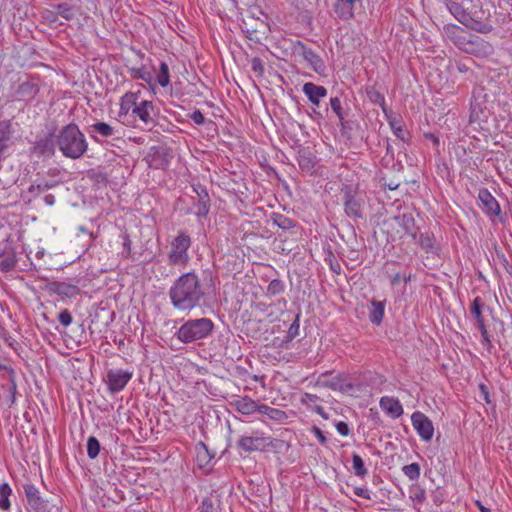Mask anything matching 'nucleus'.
I'll return each instance as SVG.
<instances>
[{
	"mask_svg": "<svg viewBox=\"0 0 512 512\" xmlns=\"http://www.w3.org/2000/svg\"><path fill=\"white\" fill-rule=\"evenodd\" d=\"M172 306L178 311H191L200 307L206 296V288L198 274L186 272L176 278L168 291Z\"/></svg>",
	"mask_w": 512,
	"mask_h": 512,
	"instance_id": "obj_1",
	"label": "nucleus"
},
{
	"mask_svg": "<svg viewBox=\"0 0 512 512\" xmlns=\"http://www.w3.org/2000/svg\"><path fill=\"white\" fill-rule=\"evenodd\" d=\"M56 145L64 157L72 160L82 158L88 150L86 137L75 123H69L58 131Z\"/></svg>",
	"mask_w": 512,
	"mask_h": 512,
	"instance_id": "obj_2",
	"label": "nucleus"
},
{
	"mask_svg": "<svg viewBox=\"0 0 512 512\" xmlns=\"http://www.w3.org/2000/svg\"><path fill=\"white\" fill-rule=\"evenodd\" d=\"M214 329V323L209 318L189 319L176 332V337L184 344L207 338Z\"/></svg>",
	"mask_w": 512,
	"mask_h": 512,
	"instance_id": "obj_3",
	"label": "nucleus"
},
{
	"mask_svg": "<svg viewBox=\"0 0 512 512\" xmlns=\"http://www.w3.org/2000/svg\"><path fill=\"white\" fill-rule=\"evenodd\" d=\"M342 203L345 215L353 221L365 216V199L357 188L346 185L342 189Z\"/></svg>",
	"mask_w": 512,
	"mask_h": 512,
	"instance_id": "obj_4",
	"label": "nucleus"
},
{
	"mask_svg": "<svg viewBox=\"0 0 512 512\" xmlns=\"http://www.w3.org/2000/svg\"><path fill=\"white\" fill-rule=\"evenodd\" d=\"M192 240L190 235L180 230L170 243L168 261L170 265L186 266L190 260L188 250L191 247Z\"/></svg>",
	"mask_w": 512,
	"mask_h": 512,
	"instance_id": "obj_5",
	"label": "nucleus"
},
{
	"mask_svg": "<svg viewBox=\"0 0 512 512\" xmlns=\"http://www.w3.org/2000/svg\"><path fill=\"white\" fill-rule=\"evenodd\" d=\"M291 51L294 55L301 56L306 62H308L314 72L319 75L325 74L326 65L323 59L311 48L307 47L302 41H292Z\"/></svg>",
	"mask_w": 512,
	"mask_h": 512,
	"instance_id": "obj_6",
	"label": "nucleus"
},
{
	"mask_svg": "<svg viewBox=\"0 0 512 512\" xmlns=\"http://www.w3.org/2000/svg\"><path fill=\"white\" fill-rule=\"evenodd\" d=\"M447 9L465 27L473 31H487L489 27L481 21L472 19L470 12H468L462 4L454 1H448L446 3Z\"/></svg>",
	"mask_w": 512,
	"mask_h": 512,
	"instance_id": "obj_7",
	"label": "nucleus"
},
{
	"mask_svg": "<svg viewBox=\"0 0 512 512\" xmlns=\"http://www.w3.org/2000/svg\"><path fill=\"white\" fill-rule=\"evenodd\" d=\"M330 376L331 372L322 373L317 379L316 385L342 393H348L354 389L353 383L348 380L346 374L339 373L333 377Z\"/></svg>",
	"mask_w": 512,
	"mask_h": 512,
	"instance_id": "obj_8",
	"label": "nucleus"
},
{
	"mask_svg": "<svg viewBox=\"0 0 512 512\" xmlns=\"http://www.w3.org/2000/svg\"><path fill=\"white\" fill-rule=\"evenodd\" d=\"M133 377V371L110 369L107 371L105 382L109 392L115 394L122 391Z\"/></svg>",
	"mask_w": 512,
	"mask_h": 512,
	"instance_id": "obj_9",
	"label": "nucleus"
},
{
	"mask_svg": "<svg viewBox=\"0 0 512 512\" xmlns=\"http://www.w3.org/2000/svg\"><path fill=\"white\" fill-rule=\"evenodd\" d=\"M413 428L417 431L420 438L429 442L434 435V426L432 421L422 412L415 411L411 416Z\"/></svg>",
	"mask_w": 512,
	"mask_h": 512,
	"instance_id": "obj_10",
	"label": "nucleus"
},
{
	"mask_svg": "<svg viewBox=\"0 0 512 512\" xmlns=\"http://www.w3.org/2000/svg\"><path fill=\"white\" fill-rule=\"evenodd\" d=\"M23 489L30 512H47V501L41 497L38 488L34 484L26 483L23 485Z\"/></svg>",
	"mask_w": 512,
	"mask_h": 512,
	"instance_id": "obj_11",
	"label": "nucleus"
},
{
	"mask_svg": "<svg viewBox=\"0 0 512 512\" xmlns=\"http://www.w3.org/2000/svg\"><path fill=\"white\" fill-rule=\"evenodd\" d=\"M140 91L138 92H126L121 98H120V108L118 112L119 120L128 125L130 124V118L132 117V114L130 115V111L133 110L135 106L138 105V98H139Z\"/></svg>",
	"mask_w": 512,
	"mask_h": 512,
	"instance_id": "obj_12",
	"label": "nucleus"
},
{
	"mask_svg": "<svg viewBox=\"0 0 512 512\" xmlns=\"http://www.w3.org/2000/svg\"><path fill=\"white\" fill-rule=\"evenodd\" d=\"M132 116L137 117L145 126H152L155 123V106L153 102L142 100L132 110Z\"/></svg>",
	"mask_w": 512,
	"mask_h": 512,
	"instance_id": "obj_13",
	"label": "nucleus"
},
{
	"mask_svg": "<svg viewBox=\"0 0 512 512\" xmlns=\"http://www.w3.org/2000/svg\"><path fill=\"white\" fill-rule=\"evenodd\" d=\"M56 138H53V134H49L36 139L32 145V153L38 157H52L55 154Z\"/></svg>",
	"mask_w": 512,
	"mask_h": 512,
	"instance_id": "obj_14",
	"label": "nucleus"
},
{
	"mask_svg": "<svg viewBox=\"0 0 512 512\" xmlns=\"http://www.w3.org/2000/svg\"><path fill=\"white\" fill-rule=\"evenodd\" d=\"M478 199L480 201V208L485 214L494 217L500 215V205L487 188L479 190Z\"/></svg>",
	"mask_w": 512,
	"mask_h": 512,
	"instance_id": "obj_15",
	"label": "nucleus"
},
{
	"mask_svg": "<svg viewBox=\"0 0 512 512\" xmlns=\"http://www.w3.org/2000/svg\"><path fill=\"white\" fill-rule=\"evenodd\" d=\"M390 221L401 227L405 235H408L413 239L417 238L418 226L416 225V221L412 212H404L394 216Z\"/></svg>",
	"mask_w": 512,
	"mask_h": 512,
	"instance_id": "obj_16",
	"label": "nucleus"
},
{
	"mask_svg": "<svg viewBox=\"0 0 512 512\" xmlns=\"http://www.w3.org/2000/svg\"><path fill=\"white\" fill-rule=\"evenodd\" d=\"M237 446L248 453L260 451L266 447V438L263 436H241L237 441Z\"/></svg>",
	"mask_w": 512,
	"mask_h": 512,
	"instance_id": "obj_17",
	"label": "nucleus"
},
{
	"mask_svg": "<svg viewBox=\"0 0 512 512\" xmlns=\"http://www.w3.org/2000/svg\"><path fill=\"white\" fill-rule=\"evenodd\" d=\"M150 165L155 168H165L169 165L172 154L169 149L165 147H152L149 153Z\"/></svg>",
	"mask_w": 512,
	"mask_h": 512,
	"instance_id": "obj_18",
	"label": "nucleus"
},
{
	"mask_svg": "<svg viewBox=\"0 0 512 512\" xmlns=\"http://www.w3.org/2000/svg\"><path fill=\"white\" fill-rule=\"evenodd\" d=\"M231 405L238 413H241L242 415L245 416L258 413L260 410L259 408L261 406V404L257 403L248 396L240 397L234 400L233 402H231Z\"/></svg>",
	"mask_w": 512,
	"mask_h": 512,
	"instance_id": "obj_19",
	"label": "nucleus"
},
{
	"mask_svg": "<svg viewBox=\"0 0 512 512\" xmlns=\"http://www.w3.org/2000/svg\"><path fill=\"white\" fill-rule=\"evenodd\" d=\"M302 91L315 106H319L321 99L327 96V89L324 86L316 85L312 82H306L302 87Z\"/></svg>",
	"mask_w": 512,
	"mask_h": 512,
	"instance_id": "obj_20",
	"label": "nucleus"
},
{
	"mask_svg": "<svg viewBox=\"0 0 512 512\" xmlns=\"http://www.w3.org/2000/svg\"><path fill=\"white\" fill-rule=\"evenodd\" d=\"M379 405L392 418H399L403 414V407L397 398L383 396L379 401Z\"/></svg>",
	"mask_w": 512,
	"mask_h": 512,
	"instance_id": "obj_21",
	"label": "nucleus"
},
{
	"mask_svg": "<svg viewBox=\"0 0 512 512\" xmlns=\"http://www.w3.org/2000/svg\"><path fill=\"white\" fill-rule=\"evenodd\" d=\"M51 291L61 297L74 298L80 294V288L77 285L66 282H53Z\"/></svg>",
	"mask_w": 512,
	"mask_h": 512,
	"instance_id": "obj_22",
	"label": "nucleus"
},
{
	"mask_svg": "<svg viewBox=\"0 0 512 512\" xmlns=\"http://www.w3.org/2000/svg\"><path fill=\"white\" fill-rule=\"evenodd\" d=\"M38 92L39 86L37 83L33 81H25L18 86L16 95L19 100L30 101L35 98Z\"/></svg>",
	"mask_w": 512,
	"mask_h": 512,
	"instance_id": "obj_23",
	"label": "nucleus"
},
{
	"mask_svg": "<svg viewBox=\"0 0 512 512\" xmlns=\"http://www.w3.org/2000/svg\"><path fill=\"white\" fill-rule=\"evenodd\" d=\"M417 242L427 254H439L440 247L433 234L421 233Z\"/></svg>",
	"mask_w": 512,
	"mask_h": 512,
	"instance_id": "obj_24",
	"label": "nucleus"
},
{
	"mask_svg": "<svg viewBox=\"0 0 512 512\" xmlns=\"http://www.w3.org/2000/svg\"><path fill=\"white\" fill-rule=\"evenodd\" d=\"M319 401L320 397L311 393H304L300 399V402L307 408L312 409L315 413H317L324 419H327L328 415L325 412L324 408L321 405H317V402Z\"/></svg>",
	"mask_w": 512,
	"mask_h": 512,
	"instance_id": "obj_25",
	"label": "nucleus"
},
{
	"mask_svg": "<svg viewBox=\"0 0 512 512\" xmlns=\"http://www.w3.org/2000/svg\"><path fill=\"white\" fill-rule=\"evenodd\" d=\"M60 180H45V179H42L36 183H33L30 185V187L28 188V192L35 195V196H39L43 193H45L46 191H48L49 189H52L56 186H58L60 184Z\"/></svg>",
	"mask_w": 512,
	"mask_h": 512,
	"instance_id": "obj_26",
	"label": "nucleus"
},
{
	"mask_svg": "<svg viewBox=\"0 0 512 512\" xmlns=\"http://www.w3.org/2000/svg\"><path fill=\"white\" fill-rule=\"evenodd\" d=\"M385 301L372 300L369 308V319L375 324L379 325L384 317Z\"/></svg>",
	"mask_w": 512,
	"mask_h": 512,
	"instance_id": "obj_27",
	"label": "nucleus"
},
{
	"mask_svg": "<svg viewBox=\"0 0 512 512\" xmlns=\"http://www.w3.org/2000/svg\"><path fill=\"white\" fill-rule=\"evenodd\" d=\"M259 409L260 410L258 413L265 415L267 416L268 419L276 422H284L288 418L285 411L278 408L270 407L266 404H261Z\"/></svg>",
	"mask_w": 512,
	"mask_h": 512,
	"instance_id": "obj_28",
	"label": "nucleus"
},
{
	"mask_svg": "<svg viewBox=\"0 0 512 512\" xmlns=\"http://www.w3.org/2000/svg\"><path fill=\"white\" fill-rule=\"evenodd\" d=\"M196 453L197 462L200 468H204L209 465L211 460L214 458V454L209 451L208 447L203 442H200L197 445Z\"/></svg>",
	"mask_w": 512,
	"mask_h": 512,
	"instance_id": "obj_29",
	"label": "nucleus"
},
{
	"mask_svg": "<svg viewBox=\"0 0 512 512\" xmlns=\"http://www.w3.org/2000/svg\"><path fill=\"white\" fill-rule=\"evenodd\" d=\"M484 307V301L481 297L477 296L471 303L470 313L477 322V326L485 324L484 317L482 315V308Z\"/></svg>",
	"mask_w": 512,
	"mask_h": 512,
	"instance_id": "obj_30",
	"label": "nucleus"
},
{
	"mask_svg": "<svg viewBox=\"0 0 512 512\" xmlns=\"http://www.w3.org/2000/svg\"><path fill=\"white\" fill-rule=\"evenodd\" d=\"M92 132L98 133L103 137H112L116 133V129L106 122H96L90 126Z\"/></svg>",
	"mask_w": 512,
	"mask_h": 512,
	"instance_id": "obj_31",
	"label": "nucleus"
},
{
	"mask_svg": "<svg viewBox=\"0 0 512 512\" xmlns=\"http://www.w3.org/2000/svg\"><path fill=\"white\" fill-rule=\"evenodd\" d=\"M220 500L217 497L208 496L203 498L199 506V512H218Z\"/></svg>",
	"mask_w": 512,
	"mask_h": 512,
	"instance_id": "obj_32",
	"label": "nucleus"
},
{
	"mask_svg": "<svg viewBox=\"0 0 512 512\" xmlns=\"http://www.w3.org/2000/svg\"><path fill=\"white\" fill-rule=\"evenodd\" d=\"M273 223L283 230H290L295 227V221L283 214L273 213Z\"/></svg>",
	"mask_w": 512,
	"mask_h": 512,
	"instance_id": "obj_33",
	"label": "nucleus"
},
{
	"mask_svg": "<svg viewBox=\"0 0 512 512\" xmlns=\"http://www.w3.org/2000/svg\"><path fill=\"white\" fill-rule=\"evenodd\" d=\"M352 467L354 474L358 477L364 478L368 475V470L364 465V461L360 455L353 453L352 454Z\"/></svg>",
	"mask_w": 512,
	"mask_h": 512,
	"instance_id": "obj_34",
	"label": "nucleus"
},
{
	"mask_svg": "<svg viewBox=\"0 0 512 512\" xmlns=\"http://www.w3.org/2000/svg\"><path fill=\"white\" fill-rule=\"evenodd\" d=\"M12 494V489L8 483L0 484V509L7 511L10 508L9 497Z\"/></svg>",
	"mask_w": 512,
	"mask_h": 512,
	"instance_id": "obj_35",
	"label": "nucleus"
},
{
	"mask_svg": "<svg viewBox=\"0 0 512 512\" xmlns=\"http://www.w3.org/2000/svg\"><path fill=\"white\" fill-rule=\"evenodd\" d=\"M156 81L162 87H167L170 84L169 67L166 62H160Z\"/></svg>",
	"mask_w": 512,
	"mask_h": 512,
	"instance_id": "obj_36",
	"label": "nucleus"
},
{
	"mask_svg": "<svg viewBox=\"0 0 512 512\" xmlns=\"http://www.w3.org/2000/svg\"><path fill=\"white\" fill-rule=\"evenodd\" d=\"M130 74L133 79H141L149 85L152 84L153 76L144 66L140 68H130Z\"/></svg>",
	"mask_w": 512,
	"mask_h": 512,
	"instance_id": "obj_37",
	"label": "nucleus"
},
{
	"mask_svg": "<svg viewBox=\"0 0 512 512\" xmlns=\"http://www.w3.org/2000/svg\"><path fill=\"white\" fill-rule=\"evenodd\" d=\"M56 14L64 18L65 20H71L74 18L75 13L71 5L67 3H60L55 6Z\"/></svg>",
	"mask_w": 512,
	"mask_h": 512,
	"instance_id": "obj_38",
	"label": "nucleus"
},
{
	"mask_svg": "<svg viewBox=\"0 0 512 512\" xmlns=\"http://www.w3.org/2000/svg\"><path fill=\"white\" fill-rule=\"evenodd\" d=\"M330 107L332 111L335 113L340 122H343L346 117V112L342 107V102L339 97H331L330 98Z\"/></svg>",
	"mask_w": 512,
	"mask_h": 512,
	"instance_id": "obj_39",
	"label": "nucleus"
},
{
	"mask_svg": "<svg viewBox=\"0 0 512 512\" xmlns=\"http://www.w3.org/2000/svg\"><path fill=\"white\" fill-rule=\"evenodd\" d=\"M298 164L301 169L311 171L315 166L314 157L310 153H300L298 156Z\"/></svg>",
	"mask_w": 512,
	"mask_h": 512,
	"instance_id": "obj_40",
	"label": "nucleus"
},
{
	"mask_svg": "<svg viewBox=\"0 0 512 512\" xmlns=\"http://www.w3.org/2000/svg\"><path fill=\"white\" fill-rule=\"evenodd\" d=\"M100 452V443L96 437L90 436L87 440V455L90 459H96Z\"/></svg>",
	"mask_w": 512,
	"mask_h": 512,
	"instance_id": "obj_41",
	"label": "nucleus"
},
{
	"mask_svg": "<svg viewBox=\"0 0 512 512\" xmlns=\"http://www.w3.org/2000/svg\"><path fill=\"white\" fill-rule=\"evenodd\" d=\"M285 291V284L280 279H273L267 287V295L276 296Z\"/></svg>",
	"mask_w": 512,
	"mask_h": 512,
	"instance_id": "obj_42",
	"label": "nucleus"
},
{
	"mask_svg": "<svg viewBox=\"0 0 512 512\" xmlns=\"http://www.w3.org/2000/svg\"><path fill=\"white\" fill-rule=\"evenodd\" d=\"M420 470L418 463H411L402 468L404 475L412 481H415L420 477Z\"/></svg>",
	"mask_w": 512,
	"mask_h": 512,
	"instance_id": "obj_43",
	"label": "nucleus"
},
{
	"mask_svg": "<svg viewBox=\"0 0 512 512\" xmlns=\"http://www.w3.org/2000/svg\"><path fill=\"white\" fill-rule=\"evenodd\" d=\"M12 136V125L10 121L5 120L0 122V140L10 141Z\"/></svg>",
	"mask_w": 512,
	"mask_h": 512,
	"instance_id": "obj_44",
	"label": "nucleus"
},
{
	"mask_svg": "<svg viewBox=\"0 0 512 512\" xmlns=\"http://www.w3.org/2000/svg\"><path fill=\"white\" fill-rule=\"evenodd\" d=\"M470 17L472 19L481 21L482 23H484L485 25H487L489 27V29L487 31H477L478 33L488 34L493 30V25L491 24V22L488 20L487 17H484V12H482V11L470 12Z\"/></svg>",
	"mask_w": 512,
	"mask_h": 512,
	"instance_id": "obj_45",
	"label": "nucleus"
},
{
	"mask_svg": "<svg viewBox=\"0 0 512 512\" xmlns=\"http://www.w3.org/2000/svg\"><path fill=\"white\" fill-rule=\"evenodd\" d=\"M446 36L453 41L458 35L463 34V29L455 24H447L443 28Z\"/></svg>",
	"mask_w": 512,
	"mask_h": 512,
	"instance_id": "obj_46",
	"label": "nucleus"
},
{
	"mask_svg": "<svg viewBox=\"0 0 512 512\" xmlns=\"http://www.w3.org/2000/svg\"><path fill=\"white\" fill-rule=\"evenodd\" d=\"M251 69L257 76H262L264 74V63L261 58L254 57L250 61Z\"/></svg>",
	"mask_w": 512,
	"mask_h": 512,
	"instance_id": "obj_47",
	"label": "nucleus"
},
{
	"mask_svg": "<svg viewBox=\"0 0 512 512\" xmlns=\"http://www.w3.org/2000/svg\"><path fill=\"white\" fill-rule=\"evenodd\" d=\"M210 199L209 197H206V195H204V198H202V200H198V203H197V215L198 216H206L209 212V207H210Z\"/></svg>",
	"mask_w": 512,
	"mask_h": 512,
	"instance_id": "obj_48",
	"label": "nucleus"
},
{
	"mask_svg": "<svg viewBox=\"0 0 512 512\" xmlns=\"http://www.w3.org/2000/svg\"><path fill=\"white\" fill-rule=\"evenodd\" d=\"M58 320L64 327H68L72 323L73 317L68 309H63L58 315Z\"/></svg>",
	"mask_w": 512,
	"mask_h": 512,
	"instance_id": "obj_49",
	"label": "nucleus"
},
{
	"mask_svg": "<svg viewBox=\"0 0 512 512\" xmlns=\"http://www.w3.org/2000/svg\"><path fill=\"white\" fill-rule=\"evenodd\" d=\"M299 316L297 315L294 322L290 325L288 332H287V338L288 340L294 339L299 334Z\"/></svg>",
	"mask_w": 512,
	"mask_h": 512,
	"instance_id": "obj_50",
	"label": "nucleus"
},
{
	"mask_svg": "<svg viewBox=\"0 0 512 512\" xmlns=\"http://www.w3.org/2000/svg\"><path fill=\"white\" fill-rule=\"evenodd\" d=\"M123 239V251L122 254L125 255V257H129L131 254V240L128 234L122 235Z\"/></svg>",
	"mask_w": 512,
	"mask_h": 512,
	"instance_id": "obj_51",
	"label": "nucleus"
},
{
	"mask_svg": "<svg viewBox=\"0 0 512 512\" xmlns=\"http://www.w3.org/2000/svg\"><path fill=\"white\" fill-rule=\"evenodd\" d=\"M190 119L197 125H203L205 123L204 115L200 110H195L190 114Z\"/></svg>",
	"mask_w": 512,
	"mask_h": 512,
	"instance_id": "obj_52",
	"label": "nucleus"
},
{
	"mask_svg": "<svg viewBox=\"0 0 512 512\" xmlns=\"http://www.w3.org/2000/svg\"><path fill=\"white\" fill-rule=\"evenodd\" d=\"M456 46H458L460 49H464L467 51V45L468 44H472L471 41H468L466 40V38L460 34L458 35L453 41H452Z\"/></svg>",
	"mask_w": 512,
	"mask_h": 512,
	"instance_id": "obj_53",
	"label": "nucleus"
},
{
	"mask_svg": "<svg viewBox=\"0 0 512 512\" xmlns=\"http://www.w3.org/2000/svg\"><path fill=\"white\" fill-rule=\"evenodd\" d=\"M311 431L322 445H326L327 438L319 427L313 426Z\"/></svg>",
	"mask_w": 512,
	"mask_h": 512,
	"instance_id": "obj_54",
	"label": "nucleus"
},
{
	"mask_svg": "<svg viewBox=\"0 0 512 512\" xmlns=\"http://www.w3.org/2000/svg\"><path fill=\"white\" fill-rule=\"evenodd\" d=\"M336 429H337V432L342 435V436H348L349 433H350V429H349V426L346 422L344 421H339L336 423Z\"/></svg>",
	"mask_w": 512,
	"mask_h": 512,
	"instance_id": "obj_55",
	"label": "nucleus"
},
{
	"mask_svg": "<svg viewBox=\"0 0 512 512\" xmlns=\"http://www.w3.org/2000/svg\"><path fill=\"white\" fill-rule=\"evenodd\" d=\"M15 261L13 258H6L0 262V268L3 271H10L14 268Z\"/></svg>",
	"mask_w": 512,
	"mask_h": 512,
	"instance_id": "obj_56",
	"label": "nucleus"
},
{
	"mask_svg": "<svg viewBox=\"0 0 512 512\" xmlns=\"http://www.w3.org/2000/svg\"><path fill=\"white\" fill-rule=\"evenodd\" d=\"M368 96L374 103H384L385 101L384 96L376 90L369 91Z\"/></svg>",
	"mask_w": 512,
	"mask_h": 512,
	"instance_id": "obj_57",
	"label": "nucleus"
},
{
	"mask_svg": "<svg viewBox=\"0 0 512 512\" xmlns=\"http://www.w3.org/2000/svg\"><path fill=\"white\" fill-rule=\"evenodd\" d=\"M479 390H480V394H481V397L483 398V400L487 404H490L491 403V399H490L488 387L485 384L480 383L479 384Z\"/></svg>",
	"mask_w": 512,
	"mask_h": 512,
	"instance_id": "obj_58",
	"label": "nucleus"
},
{
	"mask_svg": "<svg viewBox=\"0 0 512 512\" xmlns=\"http://www.w3.org/2000/svg\"><path fill=\"white\" fill-rule=\"evenodd\" d=\"M354 494L358 497L364 498V499H370V494L367 488L364 487H356L354 489Z\"/></svg>",
	"mask_w": 512,
	"mask_h": 512,
	"instance_id": "obj_59",
	"label": "nucleus"
},
{
	"mask_svg": "<svg viewBox=\"0 0 512 512\" xmlns=\"http://www.w3.org/2000/svg\"><path fill=\"white\" fill-rule=\"evenodd\" d=\"M16 389L17 388H16L15 381L11 380V385L9 386V389H8V391L10 393V402H11V404H14V402H15Z\"/></svg>",
	"mask_w": 512,
	"mask_h": 512,
	"instance_id": "obj_60",
	"label": "nucleus"
},
{
	"mask_svg": "<svg viewBox=\"0 0 512 512\" xmlns=\"http://www.w3.org/2000/svg\"><path fill=\"white\" fill-rule=\"evenodd\" d=\"M194 191L197 193L199 200H202V198H204V195H206V197H209L206 188H204L203 186L195 187Z\"/></svg>",
	"mask_w": 512,
	"mask_h": 512,
	"instance_id": "obj_61",
	"label": "nucleus"
},
{
	"mask_svg": "<svg viewBox=\"0 0 512 512\" xmlns=\"http://www.w3.org/2000/svg\"><path fill=\"white\" fill-rule=\"evenodd\" d=\"M478 328H479V330L481 332V336H482L483 342L489 343L490 339H489V335H488V332H487V329H486V325L482 324V326H478Z\"/></svg>",
	"mask_w": 512,
	"mask_h": 512,
	"instance_id": "obj_62",
	"label": "nucleus"
},
{
	"mask_svg": "<svg viewBox=\"0 0 512 512\" xmlns=\"http://www.w3.org/2000/svg\"><path fill=\"white\" fill-rule=\"evenodd\" d=\"M330 268L336 274H340L341 273V266H340V264L337 261L331 262L330 263Z\"/></svg>",
	"mask_w": 512,
	"mask_h": 512,
	"instance_id": "obj_63",
	"label": "nucleus"
},
{
	"mask_svg": "<svg viewBox=\"0 0 512 512\" xmlns=\"http://www.w3.org/2000/svg\"><path fill=\"white\" fill-rule=\"evenodd\" d=\"M45 204L52 206L55 203V197L52 194L45 195L44 197Z\"/></svg>",
	"mask_w": 512,
	"mask_h": 512,
	"instance_id": "obj_64",
	"label": "nucleus"
}]
</instances>
